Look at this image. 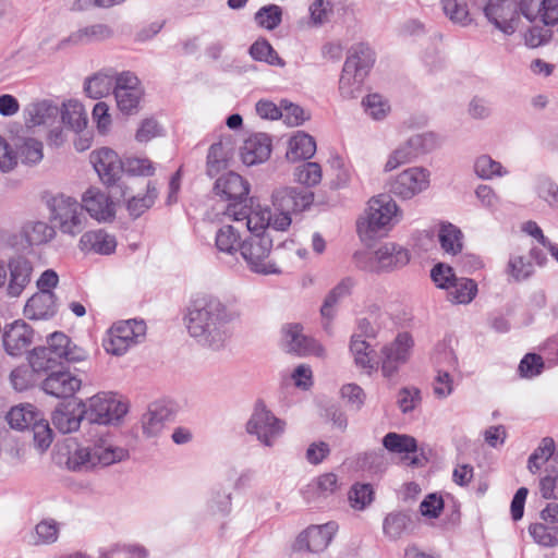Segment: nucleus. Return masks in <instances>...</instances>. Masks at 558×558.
<instances>
[{
    "label": "nucleus",
    "mask_w": 558,
    "mask_h": 558,
    "mask_svg": "<svg viewBox=\"0 0 558 558\" xmlns=\"http://www.w3.org/2000/svg\"><path fill=\"white\" fill-rule=\"evenodd\" d=\"M238 317V312L219 298L202 294L191 301L185 323L189 335L198 344L218 351L231 337L230 324Z\"/></svg>",
    "instance_id": "obj_1"
},
{
    "label": "nucleus",
    "mask_w": 558,
    "mask_h": 558,
    "mask_svg": "<svg viewBox=\"0 0 558 558\" xmlns=\"http://www.w3.org/2000/svg\"><path fill=\"white\" fill-rule=\"evenodd\" d=\"M88 352L77 345L61 331L52 332L47 338V345L34 348L28 355V363L34 371L48 372L61 365L63 361L75 363L85 361Z\"/></svg>",
    "instance_id": "obj_2"
},
{
    "label": "nucleus",
    "mask_w": 558,
    "mask_h": 558,
    "mask_svg": "<svg viewBox=\"0 0 558 558\" xmlns=\"http://www.w3.org/2000/svg\"><path fill=\"white\" fill-rule=\"evenodd\" d=\"M398 206L386 194L369 199L363 217L357 220L356 230L362 241H373L388 233L398 221Z\"/></svg>",
    "instance_id": "obj_3"
},
{
    "label": "nucleus",
    "mask_w": 558,
    "mask_h": 558,
    "mask_svg": "<svg viewBox=\"0 0 558 558\" xmlns=\"http://www.w3.org/2000/svg\"><path fill=\"white\" fill-rule=\"evenodd\" d=\"M129 456L126 449L100 439L86 447H77L69 452L66 468L73 472L89 471L95 466H108L120 462Z\"/></svg>",
    "instance_id": "obj_4"
},
{
    "label": "nucleus",
    "mask_w": 558,
    "mask_h": 558,
    "mask_svg": "<svg viewBox=\"0 0 558 558\" xmlns=\"http://www.w3.org/2000/svg\"><path fill=\"white\" fill-rule=\"evenodd\" d=\"M50 221L63 234L75 236L86 226V216L82 204L74 197L65 194H57L47 201Z\"/></svg>",
    "instance_id": "obj_5"
},
{
    "label": "nucleus",
    "mask_w": 558,
    "mask_h": 558,
    "mask_svg": "<svg viewBox=\"0 0 558 558\" xmlns=\"http://www.w3.org/2000/svg\"><path fill=\"white\" fill-rule=\"evenodd\" d=\"M272 238L270 232L250 234L244 238L240 254L247 268L258 275H279L280 268L270 259Z\"/></svg>",
    "instance_id": "obj_6"
},
{
    "label": "nucleus",
    "mask_w": 558,
    "mask_h": 558,
    "mask_svg": "<svg viewBox=\"0 0 558 558\" xmlns=\"http://www.w3.org/2000/svg\"><path fill=\"white\" fill-rule=\"evenodd\" d=\"M146 336V324L140 319H126L114 323L104 339V348L112 355H123L129 349L141 343Z\"/></svg>",
    "instance_id": "obj_7"
},
{
    "label": "nucleus",
    "mask_w": 558,
    "mask_h": 558,
    "mask_svg": "<svg viewBox=\"0 0 558 558\" xmlns=\"http://www.w3.org/2000/svg\"><path fill=\"white\" fill-rule=\"evenodd\" d=\"M286 428V422L277 417L263 400L254 404L251 417L246 423V432L256 436L257 440L266 447H271Z\"/></svg>",
    "instance_id": "obj_8"
},
{
    "label": "nucleus",
    "mask_w": 558,
    "mask_h": 558,
    "mask_svg": "<svg viewBox=\"0 0 558 558\" xmlns=\"http://www.w3.org/2000/svg\"><path fill=\"white\" fill-rule=\"evenodd\" d=\"M43 148L40 141L33 137H23L16 140L14 150L0 135V170L3 172L12 170L19 160L24 165L40 162L44 157Z\"/></svg>",
    "instance_id": "obj_9"
},
{
    "label": "nucleus",
    "mask_w": 558,
    "mask_h": 558,
    "mask_svg": "<svg viewBox=\"0 0 558 558\" xmlns=\"http://www.w3.org/2000/svg\"><path fill=\"white\" fill-rule=\"evenodd\" d=\"M128 413V404L112 392H100L88 400L86 421L100 425L119 423Z\"/></svg>",
    "instance_id": "obj_10"
},
{
    "label": "nucleus",
    "mask_w": 558,
    "mask_h": 558,
    "mask_svg": "<svg viewBox=\"0 0 558 558\" xmlns=\"http://www.w3.org/2000/svg\"><path fill=\"white\" fill-rule=\"evenodd\" d=\"M436 145L437 136L434 133L429 132L413 135L403 145L399 146L389 155L384 170L389 172L401 165L411 162L418 155L432 150Z\"/></svg>",
    "instance_id": "obj_11"
},
{
    "label": "nucleus",
    "mask_w": 558,
    "mask_h": 558,
    "mask_svg": "<svg viewBox=\"0 0 558 558\" xmlns=\"http://www.w3.org/2000/svg\"><path fill=\"white\" fill-rule=\"evenodd\" d=\"M414 347L413 337L409 332H399L395 340L381 349V373L391 379L400 365L408 362Z\"/></svg>",
    "instance_id": "obj_12"
},
{
    "label": "nucleus",
    "mask_w": 558,
    "mask_h": 558,
    "mask_svg": "<svg viewBox=\"0 0 558 558\" xmlns=\"http://www.w3.org/2000/svg\"><path fill=\"white\" fill-rule=\"evenodd\" d=\"M113 94L119 110L132 114L137 111L144 90L134 72H120L116 77Z\"/></svg>",
    "instance_id": "obj_13"
},
{
    "label": "nucleus",
    "mask_w": 558,
    "mask_h": 558,
    "mask_svg": "<svg viewBox=\"0 0 558 558\" xmlns=\"http://www.w3.org/2000/svg\"><path fill=\"white\" fill-rule=\"evenodd\" d=\"M429 185V172L421 167L409 168L399 173L389 184V191L402 199H411Z\"/></svg>",
    "instance_id": "obj_14"
},
{
    "label": "nucleus",
    "mask_w": 558,
    "mask_h": 558,
    "mask_svg": "<svg viewBox=\"0 0 558 558\" xmlns=\"http://www.w3.org/2000/svg\"><path fill=\"white\" fill-rule=\"evenodd\" d=\"M410 262V253L403 246L387 242L380 245L369 258L368 270L372 272L392 271L404 267Z\"/></svg>",
    "instance_id": "obj_15"
},
{
    "label": "nucleus",
    "mask_w": 558,
    "mask_h": 558,
    "mask_svg": "<svg viewBox=\"0 0 558 558\" xmlns=\"http://www.w3.org/2000/svg\"><path fill=\"white\" fill-rule=\"evenodd\" d=\"M271 202L275 210L296 214L313 204L314 193L305 187L282 186L272 192Z\"/></svg>",
    "instance_id": "obj_16"
},
{
    "label": "nucleus",
    "mask_w": 558,
    "mask_h": 558,
    "mask_svg": "<svg viewBox=\"0 0 558 558\" xmlns=\"http://www.w3.org/2000/svg\"><path fill=\"white\" fill-rule=\"evenodd\" d=\"M282 341L288 352L299 356L325 354L323 345L314 338L305 336L300 324L286 325L282 328Z\"/></svg>",
    "instance_id": "obj_17"
},
{
    "label": "nucleus",
    "mask_w": 558,
    "mask_h": 558,
    "mask_svg": "<svg viewBox=\"0 0 558 558\" xmlns=\"http://www.w3.org/2000/svg\"><path fill=\"white\" fill-rule=\"evenodd\" d=\"M90 162L101 182L108 186L114 185L124 172V161L108 147L92 151Z\"/></svg>",
    "instance_id": "obj_18"
},
{
    "label": "nucleus",
    "mask_w": 558,
    "mask_h": 558,
    "mask_svg": "<svg viewBox=\"0 0 558 558\" xmlns=\"http://www.w3.org/2000/svg\"><path fill=\"white\" fill-rule=\"evenodd\" d=\"M214 190L218 196L228 202V206L236 205L239 209L246 205L250 184L240 174L228 172L217 179Z\"/></svg>",
    "instance_id": "obj_19"
},
{
    "label": "nucleus",
    "mask_w": 558,
    "mask_h": 558,
    "mask_svg": "<svg viewBox=\"0 0 558 558\" xmlns=\"http://www.w3.org/2000/svg\"><path fill=\"white\" fill-rule=\"evenodd\" d=\"M338 530L336 522H327L322 525H312L303 531L294 543L296 550L320 553L327 548Z\"/></svg>",
    "instance_id": "obj_20"
},
{
    "label": "nucleus",
    "mask_w": 558,
    "mask_h": 558,
    "mask_svg": "<svg viewBox=\"0 0 558 558\" xmlns=\"http://www.w3.org/2000/svg\"><path fill=\"white\" fill-rule=\"evenodd\" d=\"M484 14L502 33L512 34L515 31L519 14L512 0H488Z\"/></svg>",
    "instance_id": "obj_21"
},
{
    "label": "nucleus",
    "mask_w": 558,
    "mask_h": 558,
    "mask_svg": "<svg viewBox=\"0 0 558 558\" xmlns=\"http://www.w3.org/2000/svg\"><path fill=\"white\" fill-rule=\"evenodd\" d=\"M225 214L235 222L242 223L250 234L269 232L270 209L259 208L252 210L247 205L236 209V205L227 206Z\"/></svg>",
    "instance_id": "obj_22"
},
{
    "label": "nucleus",
    "mask_w": 558,
    "mask_h": 558,
    "mask_svg": "<svg viewBox=\"0 0 558 558\" xmlns=\"http://www.w3.org/2000/svg\"><path fill=\"white\" fill-rule=\"evenodd\" d=\"M83 420H86V403L83 401L62 403L52 413V424L62 434L76 432Z\"/></svg>",
    "instance_id": "obj_23"
},
{
    "label": "nucleus",
    "mask_w": 558,
    "mask_h": 558,
    "mask_svg": "<svg viewBox=\"0 0 558 558\" xmlns=\"http://www.w3.org/2000/svg\"><path fill=\"white\" fill-rule=\"evenodd\" d=\"M83 211L99 222H107L114 218L116 208L110 196L96 187L88 189L82 197Z\"/></svg>",
    "instance_id": "obj_24"
},
{
    "label": "nucleus",
    "mask_w": 558,
    "mask_h": 558,
    "mask_svg": "<svg viewBox=\"0 0 558 558\" xmlns=\"http://www.w3.org/2000/svg\"><path fill=\"white\" fill-rule=\"evenodd\" d=\"M82 380L70 371L51 372L43 381V390L56 398H71L80 390Z\"/></svg>",
    "instance_id": "obj_25"
},
{
    "label": "nucleus",
    "mask_w": 558,
    "mask_h": 558,
    "mask_svg": "<svg viewBox=\"0 0 558 558\" xmlns=\"http://www.w3.org/2000/svg\"><path fill=\"white\" fill-rule=\"evenodd\" d=\"M34 331L24 320H15L5 326L3 332V345L11 356H19L25 352L33 342Z\"/></svg>",
    "instance_id": "obj_26"
},
{
    "label": "nucleus",
    "mask_w": 558,
    "mask_h": 558,
    "mask_svg": "<svg viewBox=\"0 0 558 558\" xmlns=\"http://www.w3.org/2000/svg\"><path fill=\"white\" fill-rule=\"evenodd\" d=\"M8 274L7 294L11 298L20 296L32 280L33 264L25 256L12 257L8 263Z\"/></svg>",
    "instance_id": "obj_27"
},
{
    "label": "nucleus",
    "mask_w": 558,
    "mask_h": 558,
    "mask_svg": "<svg viewBox=\"0 0 558 558\" xmlns=\"http://www.w3.org/2000/svg\"><path fill=\"white\" fill-rule=\"evenodd\" d=\"M355 280L352 277L341 279L326 295L320 307V315L324 319L323 327L331 333V322L336 316V305L349 296L355 287Z\"/></svg>",
    "instance_id": "obj_28"
},
{
    "label": "nucleus",
    "mask_w": 558,
    "mask_h": 558,
    "mask_svg": "<svg viewBox=\"0 0 558 558\" xmlns=\"http://www.w3.org/2000/svg\"><path fill=\"white\" fill-rule=\"evenodd\" d=\"M271 153V138L265 133H256L245 140L241 147V159L246 166L266 161Z\"/></svg>",
    "instance_id": "obj_29"
},
{
    "label": "nucleus",
    "mask_w": 558,
    "mask_h": 558,
    "mask_svg": "<svg viewBox=\"0 0 558 558\" xmlns=\"http://www.w3.org/2000/svg\"><path fill=\"white\" fill-rule=\"evenodd\" d=\"M78 247L84 253L110 255L116 251L117 240L102 229L92 230L81 235Z\"/></svg>",
    "instance_id": "obj_30"
},
{
    "label": "nucleus",
    "mask_w": 558,
    "mask_h": 558,
    "mask_svg": "<svg viewBox=\"0 0 558 558\" xmlns=\"http://www.w3.org/2000/svg\"><path fill=\"white\" fill-rule=\"evenodd\" d=\"M113 34L112 27L107 24H93L70 34L68 38L60 43V47L65 45L82 46L104 41L111 38Z\"/></svg>",
    "instance_id": "obj_31"
},
{
    "label": "nucleus",
    "mask_w": 558,
    "mask_h": 558,
    "mask_svg": "<svg viewBox=\"0 0 558 558\" xmlns=\"http://www.w3.org/2000/svg\"><path fill=\"white\" fill-rule=\"evenodd\" d=\"M53 292H37L26 302L24 312L31 319H48L57 313Z\"/></svg>",
    "instance_id": "obj_32"
},
{
    "label": "nucleus",
    "mask_w": 558,
    "mask_h": 558,
    "mask_svg": "<svg viewBox=\"0 0 558 558\" xmlns=\"http://www.w3.org/2000/svg\"><path fill=\"white\" fill-rule=\"evenodd\" d=\"M316 151V142L314 137L304 133L296 132L289 141L286 157L289 161L308 160Z\"/></svg>",
    "instance_id": "obj_33"
},
{
    "label": "nucleus",
    "mask_w": 558,
    "mask_h": 558,
    "mask_svg": "<svg viewBox=\"0 0 558 558\" xmlns=\"http://www.w3.org/2000/svg\"><path fill=\"white\" fill-rule=\"evenodd\" d=\"M170 411L162 404H151L142 416L143 432L148 437H155L161 433Z\"/></svg>",
    "instance_id": "obj_34"
},
{
    "label": "nucleus",
    "mask_w": 558,
    "mask_h": 558,
    "mask_svg": "<svg viewBox=\"0 0 558 558\" xmlns=\"http://www.w3.org/2000/svg\"><path fill=\"white\" fill-rule=\"evenodd\" d=\"M41 416V413L31 403L13 407L7 414V421L12 428L24 430L31 427Z\"/></svg>",
    "instance_id": "obj_35"
},
{
    "label": "nucleus",
    "mask_w": 558,
    "mask_h": 558,
    "mask_svg": "<svg viewBox=\"0 0 558 558\" xmlns=\"http://www.w3.org/2000/svg\"><path fill=\"white\" fill-rule=\"evenodd\" d=\"M374 64V50L368 45L359 43L349 49L343 70H368Z\"/></svg>",
    "instance_id": "obj_36"
},
{
    "label": "nucleus",
    "mask_w": 558,
    "mask_h": 558,
    "mask_svg": "<svg viewBox=\"0 0 558 558\" xmlns=\"http://www.w3.org/2000/svg\"><path fill=\"white\" fill-rule=\"evenodd\" d=\"M242 241L240 230L234 226L223 225L216 231L215 246L219 253L234 255L240 252Z\"/></svg>",
    "instance_id": "obj_37"
},
{
    "label": "nucleus",
    "mask_w": 558,
    "mask_h": 558,
    "mask_svg": "<svg viewBox=\"0 0 558 558\" xmlns=\"http://www.w3.org/2000/svg\"><path fill=\"white\" fill-rule=\"evenodd\" d=\"M448 291V300L453 304H470L477 295L478 288L475 280L457 277Z\"/></svg>",
    "instance_id": "obj_38"
},
{
    "label": "nucleus",
    "mask_w": 558,
    "mask_h": 558,
    "mask_svg": "<svg viewBox=\"0 0 558 558\" xmlns=\"http://www.w3.org/2000/svg\"><path fill=\"white\" fill-rule=\"evenodd\" d=\"M230 149V138L220 140L209 147L207 154V173L209 177L217 175L222 169L227 167Z\"/></svg>",
    "instance_id": "obj_39"
},
{
    "label": "nucleus",
    "mask_w": 558,
    "mask_h": 558,
    "mask_svg": "<svg viewBox=\"0 0 558 558\" xmlns=\"http://www.w3.org/2000/svg\"><path fill=\"white\" fill-rule=\"evenodd\" d=\"M22 235L29 245H40L51 241L56 230L45 221H28L22 228Z\"/></svg>",
    "instance_id": "obj_40"
},
{
    "label": "nucleus",
    "mask_w": 558,
    "mask_h": 558,
    "mask_svg": "<svg viewBox=\"0 0 558 558\" xmlns=\"http://www.w3.org/2000/svg\"><path fill=\"white\" fill-rule=\"evenodd\" d=\"M337 488V475L333 473H325L307 485L305 489V497L308 501L314 498H326L332 495Z\"/></svg>",
    "instance_id": "obj_41"
},
{
    "label": "nucleus",
    "mask_w": 558,
    "mask_h": 558,
    "mask_svg": "<svg viewBox=\"0 0 558 558\" xmlns=\"http://www.w3.org/2000/svg\"><path fill=\"white\" fill-rule=\"evenodd\" d=\"M367 72H341L339 92L345 99L357 98L364 92Z\"/></svg>",
    "instance_id": "obj_42"
},
{
    "label": "nucleus",
    "mask_w": 558,
    "mask_h": 558,
    "mask_svg": "<svg viewBox=\"0 0 558 558\" xmlns=\"http://www.w3.org/2000/svg\"><path fill=\"white\" fill-rule=\"evenodd\" d=\"M350 352L354 357L356 366L367 371V373L376 369V363L371 356L373 350L369 343L366 342L364 338H361L360 335H353L351 337Z\"/></svg>",
    "instance_id": "obj_43"
},
{
    "label": "nucleus",
    "mask_w": 558,
    "mask_h": 558,
    "mask_svg": "<svg viewBox=\"0 0 558 558\" xmlns=\"http://www.w3.org/2000/svg\"><path fill=\"white\" fill-rule=\"evenodd\" d=\"M462 232L452 223H441L438 232V239L441 248L452 255H457L462 250Z\"/></svg>",
    "instance_id": "obj_44"
},
{
    "label": "nucleus",
    "mask_w": 558,
    "mask_h": 558,
    "mask_svg": "<svg viewBox=\"0 0 558 558\" xmlns=\"http://www.w3.org/2000/svg\"><path fill=\"white\" fill-rule=\"evenodd\" d=\"M383 446L392 453H413L417 450V441L414 437L393 432L384 436Z\"/></svg>",
    "instance_id": "obj_45"
},
{
    "label": "nucleus",
    "mask_w": 558,
    "mask_h": 558,
    "mask_svg": "<svg viewBox=\"0 0 558 558\" xmlns=\"http://www.w3.org/2000/svg\"><path fill=\"white\" fill-rule=\"evenodd\" d=\"M60 524L53 519H44L38 522L32 534V544L50 545L58 541Z\"/></svg>",
    "instance_id": "obj_46"
},
{
    "label": "nucleus",
    "mask_w": 558,
    "mask_h": 558,
    "mask_svg": "<svg viewBox=\"0 0 558 558\" xmlns=\"http://www.w3.org/2000/svg\"><path fill=\"white\" fill-rule=\"evenodd\" d=\"M63 124L69 126L74 132H81L87 124V118L84 108L77 101H69L63 105L61 112Z\"/></svg>",
    "instance_id": "obj_47"
},
{
    "label": "nucleus",
    "mask_w": 558,
    "mask_h": 558,
    "mask_svg": "<svg viewBox=\"0 0 558 558\" xmlns=\"http://www.w3.org/2000/svg\"><path fill=\"white\" fill-rule=\"evenodd\" d=\"M555 441L550 437H544L537 448L532 452L527 460V469L532 474H536L543 464H545L554 454Z\"/></svg>",
    "instance_id": "obj_48"
},
{
    "label": "nucleus",
    "mask_w": 558,
    "mask_h": 558,
    "mask_svg": "<svg viewBox=\"0 0 558 558\" xmlns=\"http://www.w3.org/2000/svg\"><path fill=\"white\" fill-rule=\"evenodd\" d=\"M410 524L411 517L405 512L397 511L386 515L383 530L385 535L397 539L409 529Z\"/></svg>",
    "instance_id": "obj_49"
},
{
    "label": "nucleus",
    "mask_w": 558,
    "mask_h": 558,
    "mask_svg": "<svg viewBox=\"0 0 558 558\" xmlns=\"http://www.w3.org/2000/svg\"><path fill=\"white\" fill-rule=\"evenodd\" d=\"M474 172L483 180H492L495 177H504L507 170L502 165L489 155H481L474 161Z\"/></svg>",
    "instance_id": "obj_50"
},
{
    "label": "nucleus",
    "mask_w": 558,
    "mask_h": 558,
    "mask_svg": "<svg viewBox=\"0 0 558 558\" xmlns=\"http://www.w3.org/2000/svg\"><path fill=\"white\" fill-rule=\"evenodd\" d=\"M534 272V266L526 257L511 255L507 263L506 274L515 282L530 278Z\"/></svg>",
    "instance_id": "obj_51"
},
{
    "label": "nucleus",
    "mask_w": 558,
    "mask_h": 558,
    "mask_svg": "<svg viewBox=\"0 0 558 558\" xmlns=\"http://www.w3.org/2000/svg\"><path fill=\"white\" fill-rule=\"evenodd\" d=\"M250 54L256 61H264L272 66H284L283 60L265 39L256 40L250 48Z\"/></svg>",
    "instance_id": "obj_52"
},
{
    "label": "nucleus",
    "mask_w": 558,
    "mask_h": 558,
    "mask_svg": "<svg viewBox=\"0 0 558 558\" xmlns=\"http://www.w3.org/2000/svg\"><path fill=\"white\" fill-rule=\"evenodd\" d=\"M112 80L104 72H96L85 82V93L92 99H100L107 96L111 89Z\"/></svg>",
    "instance_id": "obj_53"
},
{
    "label": "nucleus",
    "mask_w": 558,
    "mask_h": 558,
    "mask_svg": "<svg viewBox=\"0 0 558 558\" xmlns=\"http://www.w3.org/2000/svg\"><path fill=\"white\" fill-rule=\"evenodd\" d=\"M57 112L58 108L48 101L34 102L26 108L28 122L33 125L48 123L51 118L56 117Z\"/></svg>",
    "instance_id": "obj_54"
},
{
    "label": "nucleus",
    "mask_w": 558,
    "mask_h": 558,
    "mask_svg": "<svg viewBox=\"0 0 558 558\" xmlns=\"http://www.w3.org/2000/svg\"><path fill=\"white\" fill-rule=\"evenodd\" d=\"M322 177V167L317 162H304L296 167L294 171L295 180L307 187H312L320 183Z\"/></svg>",
    "instance_id": "obj_55"
},
{
    "label": "nucleus",
    "mask_w": 558,
    "mask_h": 558,
    "mask_svg": "<svg viewBox=\"0 0 558 558\" xmlns=\"http://www.w3.org/2000/svg\"><path fill=\"white\" fill-rule=\"evenodd\" d=\"M529 533L535 543L543 547H555L558 544V526L549 527L543 523H532Z\"/></svg>",
    "instance_id": "obj_56"
},
{
    "label": "nucleus",
    "mask_w": 558,
    "mask_h": 558,
    "mask_svg": "<svg viewBox=\"0 0 558 558\" xmlns=\"http://www.w3.org/2000/svg\"><path fill=\"white\" fill-rule=\"evenodd\" d=\"M435 365L442 371L456 369L458 366V359L452 348L445 341L438 342L432 355Z\"/></svg>",
    "instance_id": "obj_57"
},
{
    "label": "nucleus",
    "mask_w": 558,
    "mask_h": 558,
    "mask_svg": "<svg viewBox=\"0 0 558 558\" xmlns=\"http://www.w3.org/2000/svg\"><path fill=\"white\" fill-rule=\"evenodd\" d=\"M362 105L365 112L374 120H383L390 111L389 102L379 94L367 95Z\"/></svg>",
    "instance_id": "obj_58"
},
{
    "label": "nucleus",
    "mask_w": 558,
    "mask_h": 558,
    "mask_svg": "<svg viewBox=\"0 0 558 558\" xmlns=\"http://www.w3.org/2000/svg\"><path fill=\"white\" fill-rule=\"evenodd\" d=\"M282 20V10L277 4H268L262 7L255 13L256 23L268 31H272L278 27Z\"/></svg>",
    "instance_id": "obj_59"
},
{
    "label": "nucleus",
    "mask_w": 558,
    "mask_h": 558,
    "mask_svg": "<svg viewBox=\"0 0 558 558\" xmlns=\"http://www.w3.org/2000/svg\"><path fill=\"white\" fill-rule=\"evenodd\" d=\"M35 373L37 372L34 371L29 364L14 368L10 375L14 389L17 391H24L32 387L36 381Z\"/></svg>",
    "instance_id": "obj_60"
},
{
    "label": "nucleus",
    "mask_w": 558,
    "mask_h": 558,
    "mask_svg": "<svg viewBox=\"0 0 558 558\" xmlns=\"http://www.w3.org/2000/svg\"><path fill=\"white\" fill-rule=\"evenodd\" d=\"M31 429L33 432L35 446L40 451L47 450L52 442V429L49 423L41 415Z\"/></svg>",
    "instance_id": "obj_61"
},
{
    "label": "nucleus",
    "mask_w": 558,
    "mask_h": 558,
    "mask_svg": "<svg viewBox=\"0 0 558 558\" xmlns=\"http://www.w3.org/2000/svg\"><path fill=\"white\" fill-rule=\"evenodd\" d=\"M373 487L369 484H355L349 493V500L354 509L363 510L373 501Z\"/></svg>",
    "instance_id": "obj_62"
},
{
    "label": "nucleus",
    "mask_w": 558,
    "mask_h": 558,
    "mask_svg": "<svg viewBox=\"0 0 558 558\" xmlns=\"http://www.w3.org/2000/svg\"><path fill=\"white\" fill-rule=\"evenodd\" d=\"M442 9L453 23L466 26L472 22L466 5L459 4L457 0H442Z\"/></svg>",
    "instance_id": "obj_63"
},
{
    "label": "nucleus",
    "mask_w": 558,
    "mask_h": 558,
    "mask_svg": "<svg viewBox=\"0 0 558 558\" xmlns=\"http://www.w3.org/2000/svg\"><path fill=\"white\" fill-rule=\"evenodd\" d=\"M123 167L124 172L131 175L151 177L155 173V166L148 158H126Z\"/></svg>",
    "instance_id": "obj_64"
}]
</instances>
